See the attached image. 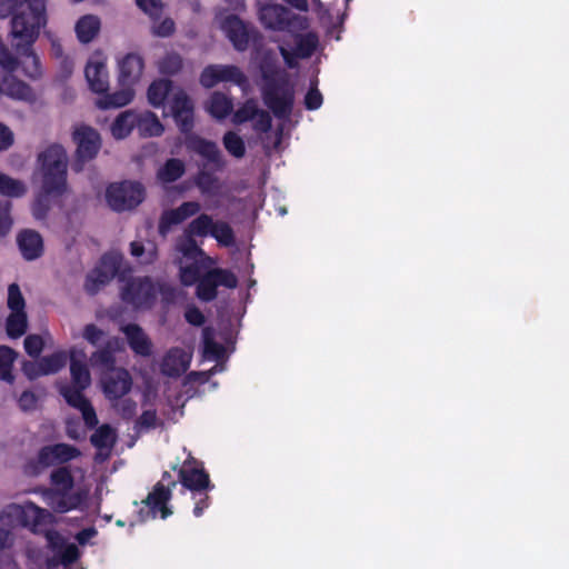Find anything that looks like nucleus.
Wrapping results in <instances>:
<instances>
[{
	"mask_svg": "<svg viewBox=\"0 0 569 569\" xmlns=\"http://www.w3.org/2000/svg\"><path fill=\"white\" fill-rule=\"evenodd\" d=\"M9 16L12 49L24 59L21 62L23 74L36 80L41 77L42 69L33 44L48 23L47 0H0V19Z\"/></svg>",
	"mask_w": 569,
	"mask_h": 569,
	"instance_id": "nucleus-1",
	"label": "nucleus"
},
{
	"mask_svg": "<svg viewBox=\"0 0 569 569\" xmlns=\"http://www.w3.org/2000/svg\"><path fill=\"white\" fill-rule=\"evenodd\" d=\"M42 186L32 203V214L44 220L51 208V198L60 197L67 189V153L62 146L51 144L38 156Z\"/></svg>",
	"mask_w": 569,
	"mask_h": 569,
	"instance_id": "nucleus-2",
	"label": "nucleus"
},
{
	"mask_svg": "<svg viewBox=\"0 0 569 569\" xmlns=\"http://www.w3.org/2000/svg\"><path fill=\"white\" fill-rule=\"evenodd\" d=\"M259 69L261 76L260 91L264 106L277 119L289 118L295 102V87L289 74L268 58L263 59Z\"/></svg>",
	"mask_w": 569,
	"mask_h": 569,
	"instance_id": "nucleus-3",
	"label": "nucleus"
},
{
	"mask_svg": "<svg viewBox=\"0 0 569 569\" xmlns=\"http://www.w3.org/2000/svg\"><path fill=\"white\" fill-rule=\"evenodd\" d=\"M50 482L54 489L44 490L43 500L54 512L66 513L84 507L88 493L81 489L71 491L74 479L68 467H59L52 470Z\"/></svg>",
	"mask_w": 569,
	"mask_h": 569,
	"instance_id": "nucleus-4",
	"label": "nucleus"
},
{
	"mask_svg": "<svg viewBox=\"0 0 569 569\" xmlns=\"http://www.w3.org/2000/svg\"><path fill=\"white\" fill-rule=\"evenodd\" d=\"M184 230L194 238H213L220 246L229 248L236 244V237L231 226L223 220H213L208 213H198Z\"/></svg>",
	"mask_w": 569,
	"mask_h": 569,
	"instance_id": "nucleus-5",
	"label": "nucleus"
},
{
	"mask_svg": "<svg viewBox=\"0 0 569 569\" xmlns=\"http://www.w3.org/2000/svg\"><path fill=\"white\" fill-rule=\"evenodd\" d=\"M259 19L264 28L274 31L296 32L308 27L307 19L292 13L280 4H267L260 8Z\"/></svg>",
	"mask_w": 569,
	"mask_h": 569,
	"instance_id": "nucleus-6",
	"label": "nucleus"
},
{
	"mask_svg": "<svg viewBox=\"0 0 569 569\" xmlns=\"http://www.w3.org/2000/svg\"><path fill=\"white\" fill-rule=\"evenodd\" d=\"M219 82H232L241 89L243 94H248L251 90L248 77L237 66L210 64L203 69L200 83L204 88H212Z\"/></svg>",
	"mask_w": 569,
	"mask_h": 569,
	"instance_id": "nucleus-7",
	"label": "nucleus"
},
{
	"mask_svg": "<svg viewBox=\"0 0 569 569\" xmlns=\"http://www.w3.org/2000/svg\"><path fill=\"white\" fill-rule=\"evenodd\" d=\"M106 198L114 211H126L136 208L144 199V189L139 182L123 181L110 184Z\"/></svg>",
	"mask_w": 569,
	"mask_h": 569,
	"instance_id": "nucleus-8",
	"label": "nucleus"
},
{
	"mask_svg": "<svg viewBox=\"0 0 569 569\" xmlns=\"http://www.w3.org/2000/svg\"><path fill=\"white\" fill-rule=\"evenodd\" d=\"M157 288L151 279L133 278L121 290V299L136 309H149L153 306Z\"/></svg>",
	"mask_w": 569,
	"mask_h": 569,
	"instance_id": "nucleus-9",
	"label": "nucleus"
},
{
	"mask_svg": "<svg viewBox=\"0 0 569 569\" xmlns=\"http://www.w3.org/2000/svg\"><path fill=\"white\" fill-rule=\"evenodd\" d=\"M73 140L77 143V161L73 170L81 171L83 162L97 156L101 147L100 136L94 129L81 126L74 130Z\"/></svg>",
	"mask_w": 569,
	"mask_h": 569,
	"instance_id": "nucleus-10",
	"label": "nucleus"
},
{
	"mask_svg": "<svg viewBox=\"0 0 569 569\" xmlns=\"http://www.w3.org/2000/svg\"><path fill=\"white\" fill-rule=\"evenodd\" d=\"M120 267V257L114 253L102 256L99 264L87 276L86 290L96 295L103 286L114 278Z\"/></svg>",
	"mask_w": 569,
	"mask_h": 569,
	"instance_id": "nucleus-11",
	"label": "nucleus"
},
{
	"mask_svg": "<svg viewBox=\"0 0 569 569\" xmlns=\"http://www.w3.org/2000/svg\"><path fill=\"white\" fill-rule=\"evenodd\" d=\"M293 40L295 46L292 48L284 42L279 44L280 54L282 56L284 63L291 69L297 67V59H307L311 57L318 47V37L312 32L296 34Z\"/></svg>",
	"mask_w": 569,
	"mask_h": 569,
	"instance_id": "nucleus-12",
	"label": "nucleus"
},
{
	"mask_svg": "<svg viewBox=\"0 0 569 569\" xmlns=\"http://www.w3.org/2000/svg\"><path fill=\"white\" fill-rule=\"evenodd\" d=\"M169 110L180 131L187 133L193 127V104L182 89H173Z\"/></svg>",
	"mask_w": 569,
	"mask_h": 569,
	"instance_id": "nucleus-13",
	"label": "nucleus"
},
{
	"mask_svg": "<svg viewBox=\"0 0 569 569\" xmlns=\"http://www.w3.org/2000/svg\"><path fill=\"white\" fill-rule=\"evenodd\" d=\"M201 211L198 201H184L174 209L164 210L159 219L158 231L161 237H167L173 226L180 224Z\"/></svg>",
	"mask_w": 569,
	"mask_h": 569,
	"instance_id": "nucleus-14",
	"label": "nucleus"
},
{
	"mask_svg": "<svg viewBox=\"0 0 569 569\" xmlns=\"http://www.w3.org/2000/svg\"><path fill=\"white\" fill-rule=\"evenodd\" d=\"M84 76L89 88L98 93H104L109 89V76L107 71V58L102 52H94L88 60Z\"/></svg>",
	"mask_w": 569,
	"mask_h": 569,
	"instance_id": "nucleus-15",
	"label": "nucleus"
},
{
	"mask_svg": "<svg viewBox=\"0 0 569 569\" xmlns=\"http://www.w3.org/2000/svg\"><path fill=\"white\" fill-rule=\"evenodd\" d=\"M220 28L231 41L234 49L244 51L252 38V30L234 14H229L220 19Z\"/></svg>",
	"mask_w": 569,
	"mask_h": 569,
	"instance_id": "nucleus-16",
	"label": "nucleus"
},
{
	"mask_svg": "<svg viewBox=\"0 0 569 569\" xmlns=\"http://www.w3.org/2000/svg\"><path fill=\"white\" fill-rule=\"evenodd\" d=\"M132 379L128 370L117 368L102 377V388L106 397L118 400L131 390Z\"/></svg>",
	"mask_w": 569,
	"mask_h": 569,
	"instance_id": "nucleus-17",
	"label": "nucleus"
},
{
	"mask_svg": "<svg viewBox=\"0 0 569 569\" xmlns=\"http://www.w3.org/2000/svg\"><path fill=\"white\" fill-rule=\"evenodd\" d=\"M80 450L68 443H56L44 446L38 453V460L42 466H58L67 463L80 457Z\"/></svg>",
	"mask_w": 569,
	"mask_h": 569,
	"instance_id": "nucleus-18",
	"label": "nucleus"
},
{
	"mask_svg": "<svg viewBox=\"0 0 569 569\" xmlns=\"http://www.w3.org/2000/svg\"><path fill=\"white\" fill-rule=\"evenodd\" d=\"M191 361V355L184 349L173 347L169 349L162 358L160 370L167 377L177 378L183 375Z\"/></svg>",
	"mask_w": 569,
	"mask_h": 569,
	"instance_id": "nucleus-19",
	"label": "nucleus"
},
{
	"mask_svg": "<svg viewBox=\"0 0 569 569\" xmlns=\"http://www.w3.org/2000/svg\"><path fill=\"white\" fill-rule=\"evenodd\" d=\"M144 68V62L138 53H127L123 58L118 60V81L120 86L133 87L141 78Z\"/></svg>",
	"mask_w": 569,
	"mask_h": 569,
	"instance_id": "nucleus-20",
	"label": "nucleus"
},
{
	"mask_svg": "<svg viewBox=\"0 0 569 569\" xmlns=\"http://www.w3.org/2000/svg\"><path fill=\"white\" fill-rule=\"evenodd\" d=\"M179 476L183 487L193 492V499H197V495H201V491L211 488L208 473L197 466H191L188 460L180 469Z\"/></svg>",
	"mask_w": 569,
	"mask_h": 569,
	"instance_id": "nucleus-21",
	"label": "nucleus"
},
{
	"mask_svg": "<svg viewBox=\"0 0 569 569\" xmlns=\"http://www.w3.org/2000/svg\"><path fill=\"white\" fill-rule=\"evenodd\" d=\"M170 497V489L163 486L162 483H157L153 490L148 495V497L144 500L146 506L148 507L146 519H154L158 513H160L162 519H166L168 516H170L172 512L167 507V502L169 501ZM142 520H144L143 517Z\"/></svg>",
	"mask_w": 569,
	"mask_h": 569,
	"instance_id": "nucleus-22",
	"label": "nucleus"
},
{
	"mask_svg": "<svg viewBox=\"0 0 569 569\" xmlns=\"http://www.w3.org/2000/svg\"><path fill=\"white\" fill-rule=\"evenodd\" d=\"M2 96L28 103H34L37 100L33 89L12 74L2 78Z\"/></svg>",
	"mask_w": 569,
	"mask_h": 569,
	"instance_id": "nucleus-23",
	"label": "nucleus"
},
{
	"mask_svg": "<svg viewBox=\"0 0 569 569\" xmlns=\"http://www.w3.org/2000/svg\"><path fill=\"white\" fill-rule=\"evenodd\" d=\"M131 350L141 357H149L152 353V341L143 329L136 325L129 323L121 328Z\"/></svg>",
	"mask_w": 569,
	"mask_h": 569,
	"instance_id": "nucleus-24",
	"label": "nucleus"
},
{
	"mask_svg": "<svg viewBox=\"0 0 569 569\" xmlns=\"http://www.w3.org/2000/svg\"><path fill=\"white\" fill-rule=\"evenodd\" d=\"M87 353L82 349L73 348L70 351L71 385L88 388L91 383L90 372L87 366Z\"/></svg>",
	"mask_w": 569,
	"mask_h": 569,
	"instance_id": "nucleus-25",
	"label": "nucleus"
},
{
	"mask_svg": "<svg viewBox=\"0 0 569 569\" xmlns=\"http://www.w3.org/2000/svg\"><path fill=\"white\" fill-rule=\"evenodd\" d=\"M190 148L206 159L203 164H207V167H210L213 171H220L223 169L224 161L217 143L197 138L190 142Z\"/></svg>",
	"mask_w": 569,
	"mask_h": 569,
	"instance_id": "nucleus-26",
	"label": "nucleus"
},
{
	"mask_svg": "<svg viewBox=\"0 0 569 569\" xmlns=\"http://www.w3.org/2000/svg\"><path fill=\"white\" fill-rule=\"evenodd\" d=\"M174 251L179 254V260L186 262H198L204 254L196 238L183 230L182 234L177 237L174 241Z\"/></svg>",
	"mask_w": 569,
	"mask_h": 569,
	"instance_id": "nucleus-27",
	"label": "nucleus"
},
{
	"mask_svg": "<svg viewBox=\"0 0 569 569\" xmlns=\"http://www.w3.org/2000/svg\"><path fill=\"white\" fill-rule=\"evenodd\" d=\"M17 243L22 257L32 261L38 259L43 252V240L34 230H23L17 237Z\"/></svg>",
	"mask_w": 569,
	"mask_h": 569,
	"instance_id": "nucleus-28",
	"label": "nucleus"
},
{
	"mask_svg": "<svg viewBox=\"0 0 569 569\" xmlns=\"http://www.w3.org/2000/svg\"><path fill=\"white\" fill-rule=\"evenodd\" d=\"M119 345L118 338H108L103 346H100L90 357V363L92 367L101 369L106 372L114 370V351Z\"/></svg>",
	"mask_w": 569,
	"mask_h": 569,
	"instance_id": "nucleus-29",
	"label": "nucleus"
},
{
	"mask_svg": "<svg viewBox=\"0 0 569 569\" xmlns=\"http://www.w3.org/2000/svg\"><path fill=\"white\" fill-rule=\"evenodd\" d=\"M193 182L199 189L200 193L206 197H214L219 194L221 190V183L219 178L214 174V171L202 164L194 176Z\"/></svg>",
	"mask_w": 569,
	"mask_h": 569,
	"instance_id": "nucleus-30",
	"label": "nucleus"
},
{
	"mask_svg": "<svg viewBox=\"0 0 569 569\" xmlns=\"http://www.w3.org/2000/svg\"><path fill=\"white\" fill-rule=\"evenodd\" d=\"M96 104L99 109L121 108L130 103L134 97L131 86H121V89L113 93H102Z\"/></svg>",
	"mask_w": 569,
	"mask_h": 569,
	"instance_id": "nucleus-31",
	"label": "nucleus"
},
{
	"mask_svg": "<svg viewBox=\"0 0 569 569\" xmlns=\"http://www.w3.org/2000/svg\"><path fill=\"white\" fill-rule=\"evenodd\" d=\"M100 27L101 22L97 16L86 14L77 21L74 31L81 43H89L97 37Z\"/></svg>",
	"mask_w": 569,
	"mask_h": 569,
	"instance_id": "nucleus-32",
	"label": "nucleus"
},
{
	"mask_svg": "<svg viewBox=\"0 0 569 569\" xmlns=\"http://www.w3.org/2000/svg\"><path fill=\"white\" fill-rule=\"evenodd\" d=\"M206 109L214 119L222 120L232 112L233 102L229 96L216 91L210 96Z\"/></svg>",
	"mask_w": 569,
	"mask_h": 569,
	"instance_id": "nucleus-33",
	"label": "nucleus"
},
{
	"mask_svg": "<svg viewBox=\"0 0 569 569\" xmlns=\"http://www.w3.org/2000/svg\"><path fill=\"white\" fill-rule=\"evenodd\" d=\"M172 82L168 79L153 81L148 89V100L154 108L162 107L167 99L172 96Z\"/></svg>",
	"mask_w": 569,
	"mask_h": 569,
	"instance_id": "nucleus-34",
	"label": "nucleus"
},
{
	"mask_svg": "<svg viewBox=\"0 0 569 569\" xmlns=\"http://www.w3.org/2000/svg\"><path fill=\"white\" fill-rule=\"evenodd\" d=\"M138 114L133 111L121 112L111 126V133L116 139H123L130 134L137 126Z\"/></svg>",
	"mask_w": 569,
	"mask_h": 569,
	"instance_id": "nucleus-35",
	"label": "nucleus"
},
{
	"mask_svg": "<svg viewBox=\"0 0 569 569\" xmlns=\"http://www.w3.org/2000/svg\"><path fill=\"white\" fill-rule=\"evenodd\" d=\"M203 357L207 360L220 361L226 356L223 345L217 342L213 338V330L209 327L202 330Z\"/></svg>",
	"mask_w": 569,
	"mask_h": 569,
	"instance_id": "nucleus-36",
	"label": "nucleus"
},
{
	"mask_svg": "<svg viewBox=\"0 0 569 569\" xmlns=\"http://www.w3.org/2000/svg\"><path fill=\"white\" fill-rule=\"evenodd\" d=\"M28 191L27 184L19 179H14L0 172V194L8 198H21Z\"/></svg>",
	"mask_w": 569,
	"mask_h": 569,
	"instance_id": "nucleus-37",
	"label": "nucleus"
},
{
	"mask_svg": "<svg viewBox=\"0 0 569 569\" xmlns=\"http://www.w3.org/2000/svg\"><path fill=\"white\" fill-rule=\"evenodd\" d=\"M18 353L8 346H0V380L13 383L14 376L12 373L14 361Z\"/></svg>",
	"mask_w": 569,
	"mask_h": 569,
	"instance_id": "nucleus-38",
	"label": "nucleus"
},
{
	"mask_svg": "<svg viewBox=\"0 0 569 569\" xmlns=\"http://www.w3.org/2000/svg\"><path fill=\"white\" fill-rule=\"evenodd\" d=\"M137 127L139 132L146 137H158L163 132V126L152 112L138 114Z\"/></svg>",
	"mask_w": 569,
	"mask_h": 569,
	"instance_id": "nucleus-39",
	"label": "nucleus"
},
{
	"mask_svg": "<svg viewBox=\"0 0 569 569\" xmlns=\"http://www.w3.org/2000/svg\"><path fill=\"white\" fill-rule=\"evenodd\" d=\"M7 335L17 339L23 336L28 329L26 311H11L6 323Z\"/></svg>",
	"mask_w": 569,
	"mask_h": 569,
	"instance_id": "nucleus-40",
	"label": "nucleus"
},
{
	"mask_svg": "<svg viewBox=\"0 0 569 569\" xmlns=\"http://www.w3.org/2000/svg\"><path fill=\"white\" fill-rule=\"evenodd\" d=\"M184 173V164L180 159H169L158 171V179L170 183L177 181Z\"/></svg>",
	"mask_w": 569,
	"mask_h": 569,
	"instance_id": "nucleus-41",
	"label": "nucleus"
},
{
	"mask_svg": "<svg viewBox=\"0 0 569 569\" xmlns=\"http://www.w3.org/2000/svg\"><path fill=\"white\" fill-rule=\"evenodd\" d=\"M84 389L86 388H80L79 386L68 383L59 386V391L68 405L78 410L90 402L82 393Z\"/></svg>",
	"mask_w": 569,
	"mask_h": 569,
	"instance_id": "nucleus-42",
	"label": "nucleus"
},
{
	"mask_svg": "<svg viewBox=\"0 0 569 569\" xmlns=\"http://www.w3.org/2000/svg\"><path fill=\"white\" fill-rule=\"evenodd\" d=\"M197 297L206 302L212 301L217 297V282L212 270L204 273L197 282Z\"/></svg>",
	"mask_w": 569,
	"mask_h": 569,
	"instance_id": "nucleus-43",
	"label": "nucleus"
},
{
	"mask_svg": "<svg viewBox=\"0 0 569 569\" xmlns=\"http://www.w3.org/2000/svg\"><path fill=\"white\" fill-rule=\"evenodd\" d=\"M90 441L93 447L100 450H109L116 442V433L110 426L102 425L92 433Z\"/></svg>",
	"mask_w": 569,
	"mask_h": 569,
	"instance_id": "nucleus-44",
	"label": "nucleus"
},
{
	"mask_svg": "<svg viewBox=\"0 0 569 569\" xmlns=\"http://www.w3.org/2000/svg\"><path fill=\"white\" fill-rule=\"evenodd\" d=\"M131 254L140 259L141 263H152L158 258V249L153 243H149L148 247H144L142 243L138 241H133L130 244Z\"/></svg>",
	"mask_w": 569,
	"mask_h": 569,
	"instance_id": "nucleus-45",
	"label": "nucleus"
},
{
	"mask_svg": "<svg viewBox=\"0 0 569 569\" xmlns=\"http://www.w3.org/2000/svg\"><path fill=\"white\" fill-rule=\"evenodd\" d=\"M258 102L254 99H248L240 108H238L232 114V122L234 124H241L249 120H252L258 112Z\"/></svg>",
	"mask_w": 569,
	"mask_h": 569,
	"instance_id": "nucleus-46",
	"label": "nucleus"
},
{
	"mask_svg": "<svg viewBox=\"0 0 569 569\" xmlns=\"http://www.w3.org/2000/svg\"><path fill=\"white\" fill-rule=\"evenodd\" d=\"M223 146L226 150L234 158H242L246 153V146L242 138L233 131H228L223 136Z\"/></svg>",
	"mask_w": 569,
	"mask_h": 569,
	"instance_id": "nucleus-47",
	"label": "nucleus"
},
{
	"mask_svg": "<svg viewBox=\"0 0 569 569\" xmlns=\"http://www.w3.org/2000/svg\"><path fill=\"white\" fill-rule=\"evenodd\" d=\"M44 375H53L60 371L67 362L64 352H54L40 359Z\"/></svg>",
	"mask_w": 569,
	"mask_h": 569,
	"instance_id": "nucleus-48",
	"label": "nucleus"
},
{
	"mask_svg": "<svg viewBox=\"0 0 569 569\" xmlns=\"http://www.w3.org/2000/svg\"><path fill=\"white\" fill-rule=\"evenodd\" d=\"M46 37L49 39L51 44V54L60 60L62 70L70 74L72 70V61L63 54L62 46L57 37L51 32H46Z\"/></svg>",
	"mask_w": 569,
	"mask_h": 569,
	"instance_id": "nucleus-49",
	"label": "nucleus"
},
{
	"mask_svg": "<svg viewBox=\"0 0 569 569\" xmlns=\"http://www.w3.org/2000/svg\"><path fill=\"white\" fill-rule=\"evenodd\" d=\"M186 261L179 260L178 264L180 268V280L184 286H192L200 279L198 262H190L184 264Z\"/></svg>",
	"mask_w": 569,
	"mask_h": 569,
	"instance_id": "nucleus-50",
	"label": "nucleus"
},
{
	"mask_svg": "<svg viewBox=\"0 0 569 569\" xmlns=\"http://www.w3.org/2000/svg\"><path fill=\"white\" fill-rule=\"evenodd\" d=\"M82 337L94 347L103 346L107 341V333L93 323L87 325L83 328Z\"/></svg>",
	"mask_w": 569,
	"mask_h": 569,
	"instance_id": "nucleus-51",
	"label": "nucleus"
},
{
	"mask_svg": "<svg viewBox=\"0 0 569 569\" xmlns=\"http://www.w3.org/2000/svg\"><path fill=\"white\" fill-rule=\"evenodd\" d=\"M8 308L11 311H24L26 301L17 283H11L8 288Z\"/></svg>",
	"mask_w": 569,
	"mask_h": 569,
	"instance_id": "nucleus-52",
	"label": "nucleus"
},
{
	"mask_svg": "<svg viewBox=\"0 0 569 569\" xmlns=\"http://www.w3.org/2000/svg\"><path fill=\"white\" fill-rule=\"evenodd\" d=\"M182 67V60L179 54L169 53L159 62V71L163 74H174Z\"/></svg>",
	"mask_w": 569,
	"mask_h": 569,
	"instance_id": "nucleus-53",
	"label": "nucleus"
},
{
	"mask_svg": "<svg viewBox=\"0 0 569 569\" xmlns=\"http://www.w3.org/2000/svg\"><path fill=\"white\" fill-rule=\"evenodd\" d=\"M212 273L217 282V288L219 286H223L226 288L233 289L238 284L237 277L229 270L216 268L212 269Z\"/></svg>",
	"mask_w": 569,
	"mask_h": 569,
	"instance_id": "nucleus-54",
	"label": "nucleus"
},
{
	"mask_svg": "<svg viewBox=\"0 0 569 569\" xmlns=\"http://www.w3.org/2000/svg\"><path fill=\"white\" fill-rule=\"evenodd\" d=\"M23 346L30 357L37 358L42 352L44 343L39 335H29L26 337Z\"/></svg>",
	"mask_w": 569,
	"mask_h": 569,
	"instance_id": "nucleus-55",
	"label": "nucleus"
},
{
	"mask_svg": "<svg viewBox=\"0 0 569 569\" xmlns=\"http://www.w3.org/2000/svg\"><path fill=\"white\" fill-rule=\"evenodd\" d=\"M323 97L317 88V83H311L305 96V107L308 110H317L322 106Z\"/></svg>",
	"mask_w": 569,
	"mask_h": 569,
	"instance_id": "nucleus-56",
	"label": "nucleus"
},
{
	"mask_svg": "<svg viewBox=\"0 0 569 569\" xmlns=\"http://www.w3.org/2000/svg\"><path fill=\"white\" fill-rule=\"evenodd\" d=\"M157 423V413L154 410H146L142 415L137 419L134 429L138 432L149 430L154 428Z\"/></svg>",
	"mask_w": 569,
	"mask_h": 569,
	"instance_id": "nucleus-57",
	"label": "nucleus"
},
{
	"mask_svg": "<svg viewBox=\"0 0 569 569\" xmlns=\"http://www.w3.org/2000/svg\"><path fill=\"white\" fill-rule=\"evenodd\" d=\"M253 121V129L258 132L266 133L271 129L272 119L270 114L258 108L257 116L252 119Z\"/></svg>",
	"mask_w": 569,
	"mask_h": 569,
	"instance_id": "nucleus-58",
	"label": "nucleus"
},
{
	"mask_svg": "<svg viewBox=\"0 0 569 569\" xmlns=\"http://www.w3.org/2000/svg\"><path fill=\"white\" fill-rule=\"evenodd\" d=\"M137 6L151 18H159L162 11L160 0H136Z\"/></svg>",
	"mask_w": 569,
	"mask_h": 569,
	"instance_id": "nucleus-59",
	"label": "nucleus"
},
{
	"mask_svg": "<svg viewBox=\"0 0 569 569\" xmlns=\"http://www.w3.org/2000/svg\"><path fill=\"white\" fill-rule=\"evenodd\" d=\"M114 407L123 419L130 420L136 416L137 403L131 399L121 400Z\"/></svg>",
	"mask_w": 569,
	"mask_h": 569,
	"instance_id": "nucleus-60",
	"label": "nucleus"
},
{
	"mask_svg": "<svg viewBox=\"0 0 569 569\" xmlns=\"http://www.w3.org/2000/svg\"><path fill=\"white\" fill-rule=\"evenodd\" d=\"M79 549L74 543H69L62 548L59 558L62 565L70 566L79 558Z\"/></svg>",
	"mask_w": 569,
	"mask_h": 569,
	"instance_id": "nucleus-61",
	"label": "nucleus"
},
{
	"mask_svg": "<svg viewBox=\"0 0 569 569\" xmlns=\"http://www.w3.org/2000/svg\"><path fill=\"white\" fill-rule=\"evenodd\" d=\"M22 371L30 380L46 376L40 359L38 361H24L22 365Z\"/></svg>",
	"mask_w": 569,
	"mask_h": 569,
	"instance_id": "nucleus-62",
	"label": "nucleus"
},
{
	"mask_svg": "<svg viewBox=\"0 0 569 569\" xmlns=\"http://www.w3.org/2000/svg\"><path fill=\"white\" fill-rule=\"evenodd\" d=\"M157 292L160 293L162 301L167 305L174 303L180 293L176 287L169 283H160Z\"/></svg>",
	"mask_w": 569,
	"mask_h": 569,
	"instance_id": "nucleus-63",
	"label": "nucleus"
},
{
	"mask_svg": "<svg viewBox=\"0 0 569 569\" xmlns=\"http://www.w3.org/2000/svg\"><path fill=\"white\" fill-rule=\"evenodd\" d=\"M37 397L31 391H23L19 399H18V406L22 411H32L37 407Z\"/></svg>",
	"mask_w": 569,
	"mask_h": 569,
	"instance_id": "nucleus-64",
	"label": "nucleus"
}]
</instances>
